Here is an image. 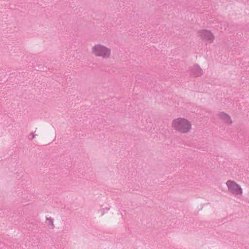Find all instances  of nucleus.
I'll use <instances>...</instances> for the list:
<instances>
[{
  "label": "nucleus",
  "instance_id": "nucleus-5",
  "mask_svg": "<svg viewBox=\"0 0 249 249\" xmlns=\"http://www.w3.org/2000/svg\"><path fill=\"white\" fill-rule=\"evenodd\" d=\"M202 36L203 40L207 42H211L213 39V36L211 32H204Z\"/></svg>",
  "mask_w": 249,
  "mask_h": 249
},
{
  "label": "nucleus",
  "instance_id": "nucleus-1",
  "mask_svg": "<svg viewBox=\"0 0 249 249\" xmlns=\"http://www.w3.org/2000/svg\"><path fill=\"white\" fill-rule=\"evenodd\" d=\"M171 127L176 132L180 134H187L192 130L191 122L186 118L177 117L171 122Z\"/></svg>",
  "mask_w": 249,
  "mask_h": 249
},
{
  "label": "nucleus",
  "instance_id": "nucleus-3",
  "mask_svg": "<svg viewBox=\"0 0 249 249\" xmlns=\"http://www.w3.org/2000/svg\"><path fill=\"white\" fill-rule=\"evenodd\" d=\"M228 190L231 194L236 195H242L243 193L242 189L241 186L236 182L228 180L226 182Z\"/></svg>",
  "mask_w": 249,
  "mask_h": 249
},
{
  "label": "nucleus",
  "instance_id": "nucleus-4",
  "mask_svg": "<svg viewBox=\"0 0 249 249\" xmlns=\"http://www.w3.org/2000/svg\"><path fill=\"white\" fill-rule=\"evenodd\" d=\"M217 115L218 118L222 120L225 124L231 125L232 123L231 117L228 114L224 112H219Z\"/></svg>",
  "mask_w": 249,
  "mask_h": 249
},
{
  "label": "nucleus",
  "instance_id": "nucleus-6",
  "mask_svg": "<svg viewBox=\"0 0 249 249\" xmlns=\"http://www.w3.org/2000/svg\"><path fill=\"white\" fill-rule=\"evenodd\" d=\"M194 73L196 76H200L202 74V71L199 67L196 66L194 67Z\"/></svg>",
  "mask_w": 249,
  "mask_h": 249
},
{
  "label": "nucleus",
  "instance_id": "nucleus-2",
  "mask_svg": "<svg viewBox=\"0 0 249 249\" xmlns=\"http://www.w3.org/2000/svg\"><path fill=\"white\" fill-rule=\"evenodd\" d=\"M91 53L96 57H100L103 59L109 58L111 54L110 49L101 45L96 44L91 48Z\"/></svg>",
  "mask_w": 249,
  "mask_h": 249
}]
</instances>
